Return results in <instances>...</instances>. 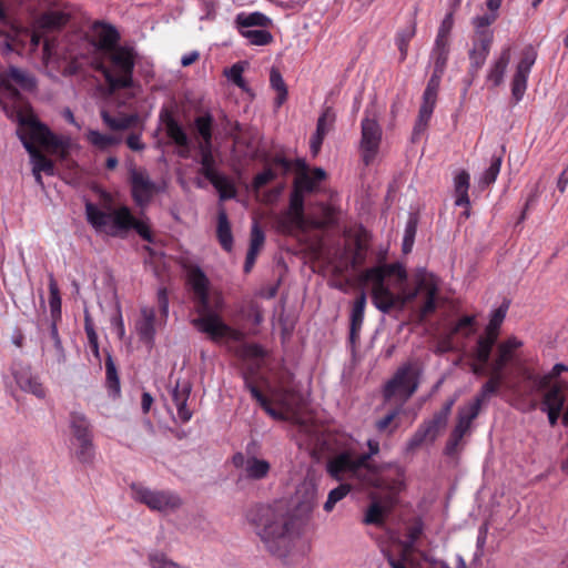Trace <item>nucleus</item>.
I'll use <instances>...</instances> for the list:
<instances>
[{
	"instance_id": "a18cd8bd",
	"label": "nucleus",
	"mask_w": 568,
	"mask_h": 568,
	"mask_svg": "<svg viewBox=\"0 0 568 568\" xmlns=\"http://www.w3.org/2000/svg\"><path fill=\"white\" fill-rule=\"evenodd\" d=\"M481 407L478 403L469 402L457 410V423L470 430L471 423L478 417Z\"/></svg>"
},
{
	"instance_id": "49530a36",
	"label": "nucleus",
	"mask_w": 568,
	"mask_h": 568,
	"mask_svg": "<svg viewBox=\"0 0 568 568\" xmlns=\"http://www.w3.org/2000/svg\"><path fill=\"white\" fill-rule=\"evenodd\" d=\"M73 454L75 458L82 464H91L94 459V445L93 439H87L83 442H72Z\"/></svg>"
},
{
	"instance_id": "6e6552de",
	"label": "nucleus",
	"mask_w": 568,
	"mask_h": 568,
	"mask_svg": "<svg viewBox=\"0 0 568 568\" xmlns=\"http://www.w3.org/2000/svg\"><path fill=\"white\" fill-rule=\"evenodd\" d=\"M105 54L110 65L100 62L95 69L104 77L111 91L131 88L136 57L134 49L121 45Z\"/></svg>"
},
{
	"instance_id": "b1692460",
	"label": "nucleus",
	"mask_w": 568,
	"mask_h": 568,
	"mask_svg": "<svg viewBox=\"0 0 568 568\" xmlns=\"http://www.w3.org/2000/svg\"><path fill=\"white\" fill-rule=\"evenodd\" d=\"M191 394V384L189 382H176L172 390V400L176 406L178 416L182 423H187L192 417V412L187 408V400Z\"/></svg>"
},
{
	"instance_id": "72a5a7b5",
	"label": "nucleus",
	"mask_w": 568,
	"mask_h": 568,
	"mask_svg": "<svg viewBox=\"0 0 568 568\" xmlns=\"http://www.w3.org/2000/svg\"><path fill=\"white\" fill-rule=\"evenodd\" d=\"M216 236L222 248L231 252L233 248V234L225 209L221 207L217 213Z\"/></svg>"
},
{
	"instance_id": "79ce46f5",
	"label": "nucleus",
	"mask_w": 568,
	"mask_h": 568,
	"mask_svg": "<svg viewBox=\"0 0 568 568\" xmlns=\"http://www.w3.org/2000/svg\"><path fill=\"white\" fill-rule=\"evenodd\" d=\"M49 306L51 320L54 322L61 321V296L58 287V283L53 276V274L49 275Z\"/></svg>"
},
{
	"instance_id": "3c124183",
	"label": "nucleus",
	"mask_w": 568,
	"mask_h": 568,
	"mask_svg": "<svg viewBox=\"0 0 568 568\" xmlns=\"http://www.w3.org/2000/svg\"><path fill=\"white\" fill-rule=\"evenodd\" d=\"M524 377L526 381L531 383V389H530L529 394H534V393H538V392L547 389L550 385V382L552 381L551 376H549L548 374L539 375L529 369H527L524 373Z\"/></svg>"
},
{
	"instance_id": "c03bdc74",
	"label": "nucleus",
	"mask_w": 568,
	"mask_h": 568,
	"mask_svg": "<svg viewBox=\"0 0 568 568\" xmlns=\"http://www.w3.org/2000/svg\"><path fill=\"white\" fill-rule=\"evenodd\" d=\"M566 398L560 386L555 385L550 387L542 399L541 409H557L562 410Z\"/></svg>"
},
{
	"instance_id": "052dcab7",
	"label": "nucleus",
	"mask_w": 568,
	"mask_h": 568,
	"mask_svg": "<svg viewBox=\"0 0 568 568\" xmlns=\"http://www.w3.org/2000/svg\"><path fill=\"white\" fill-rule=\"evenodd\" d=\"M244 65L241 62L234 63L231 68L224 71V74L230 81H232L237 88L245 90L246 82L243 78Z\"/></svg>"
},
{
	"instance_id": "393cba45",
	"label": "nucleus",
	"mask_w": 568,
	"mask_h": 568,
	"mask_svg": "<svg viewBox=\"0 0 568 568\" xmlns=\"http://www.w3.org/2000/svg\"><path fill=\"white\" fill-rule=\"evenodd\" d=\"M69 426L72 435V442L78 443L87 439H93L91 423L83 413L71 412Z\"/></svg>"
},
{
	"instance_id": "473e14b6",
	"label": "nucleus",
	"mask_w": 568,
	"mask_h": 568,
	"mask_svg": "<svg viewBox=\"0 0 568 568\" xmlns=\"http://www.w3.org/2000/svg\"><path fill=\"white\" fill-rule=\"evenodd\" d=\"M235 24L241 33L242 31H248L251 27L267 28L272 24V20L258 11L251 13L240 12L235 17Z\"/></svg>"
},
{
	"instance_id": "a211bd4d",
	"label": "nucleus",
	"mask_w": 568,
	"mask_h": 568,
	"mask_svg": "<svg viewBox=\"0 0 568 568\" xmlns=\"http://www.w3.org/2000/svg\"><path fill=\"white\" fill-rule=\"evenodd\" d=\"M11 372L16 383L23 392L31 393L38 398L45 396L44 387L39 382V378L33 376L29 365L14 364Z\"/></svg>"
},
{
	"instance_id": "f704fd0d",
	"label": "nucleus",
	"mask_w": 568,
	"mask_h": 568,
	"mask_svg": "<svg viewBox=\"0 0 568 568\" xmlns=\"http://www.w3.org/2000/svg\"><path fill=\"white\" fill-rule=\"evenodd\" d=\"M417 292H425V301L420 306L422 316H427L436 311V296H437V285L426 278H420L417 283Z\"/></svg>"
},
{
	"instance_id": "4468645a",
	"label": "nucleus",
	"mask_w": 568,
	"mask_h": 568,
	"mask_svg": "<svg viewBox=\"0 0 568 568\" xmlns=\"http://www.w3.org/2000/svg\"><path fill=\"white\" fill-rule=\"evenodd\" d=\"M280 227L285 233H291L294 229L304 230L306 219L304 213V194L293 187L290 195L288 210L278 221Z\"/></svg>"
},
{
	"instance_id": "6ab92c4d",
	"label": "nucleus",
	"mask_w": 568,
	"mask_h": 568,
	"mask_svg": "<svg viewBox=\"0 0 568 568\" xmlns=\"http://www.w3.org/2000/svg\"><path fill=\"white\" fill-rule=\"evenodd\" d=\"M302 171L296 175L293 187L304 193H313L318 184L326 179V172L322 168H314L308 172L304 162L301 163Z\"/></svg>"
},
{
	"instance_id": "13d9d810",
	"label": "nucleus",
	"mask_w": 568,
	"mask_h": 568,
	"mask_svg": "<svg viewBox=\"0 0 568 568\" xmlns=\"http://www.w3.org/2000/svg\"><path fill=\"white\" fill-rule=\"evenodd\" d=\"M501 162H503L501 155H493L490 165L488 166V169L484 172V174L481 176L480 182L483 184L489 185L496 181V179L500 172Z\"/></svg>"
},
{
	"instance_id": "e433bc0d",
	"label": "nucleus",
	"mask_w": 568,
	"mask_h": 568,
	"mask_svg": "<svg viewBox=\"0 0 568 568\" xmlns=\"http://www.w3.org/2000/svg\"><path fill=\"white\" fill-rule=\"evenodd\" d=\"M214 119L211 113L197 115L194 119V130L200 138L199 145H210L213 139Z\"/></svg>"
},
{
	"instance_id": "37998d69",
	"label": "nucleus",
	"mask_w": 568,
	"mask_h": 568,
	"mask_svg": "<svg viewBox=\"0 0 568 568\" xmlns=\"http://www.w3.org/2000/svg\"><path fill=\"white\" fill-rule=\"evenodd\" d=\"M270 84L276 91L275 106L280 108L287 99V87L278 69L272 68L270 72Z\"/></svg>"
},
{
	"instance_id": "864d4df0",
	"label": "nucleus",
	"mask_w": 568,
	"mask_h": 568,
	"mask_svg": "<svg viewBox=\"0 0 568 568\" xmlns=\"http://www.w3.org/2000/svg\"><path fill=\"white\" fill-rule=\"evenodd\" d=\"M165 132L168 138L171 139L178 146L189 148L190 139L179 122L165 128Z\"/></svg>"
},
{
	"instance_id": "1a4fd4ad",
	"label": "nucleus",
	"mask_w": 568,
	"mask_h": 568,
	"mask_svg": "<svg viewBox=\"0 0 568 568\" xmlns=\"http://www.w3.org/2000/svg\"><path fill=\"white\" fill-rule=\"evenodd\" d=\"M420 374L422 369L417 362H407L399 366L385 385V398L389 399L395 396H399L404 400L410 398L418 388Z\"/></svg>"
},
{
	"instance_id": "f03ea898",
	"label": "nucleus",
	"mask_w": 568,
	"mask_h": 568,
	"mask_svg": "<svg viewBox=\"0 0 568 568\" xmlns=\"http://www.w3.org/2000/svg\"><path fill=\"white\" fill-rule=\"evenodd\" d=\"M186 282L192 291L194 308L199 315L191 321V324L215 343L225 337L235 342L242 341L243 333L227 325L220 316L222 298L220 294H214L212 298L210 281L200 266L191 265L186 268Z\"/></svg>"
},
{
	"instance_id": "dca6fc26",
	"label": "nucleus",
	"mask_w": 568,
	"mask_h": 568,
	"mask_svg": "<svg viewBox=\"0 0 568 568\" xmlns=\"http://www.w3.org/2000/svg\"><path fill=\"white\" fill-rule=\"evenodd\" d=\"M156 325H159V318H156L155 308L142 306L134 327L140 341L149 347L154 345Z\"/></svg>"
},
{
	"instance_id": "2f4dec72",
	"label": "nucleus",
	"mask_w": 568,
	"mask_h": 568,
	"mask_svg": "<svg viewBox=\"0 0 568 568\" xmlns=\"http://www.w3.org/2000/svg\"><path fill=\"white\" fill-rule=\"evenodd\" d=\"M366 306V295L362 292L354 301L352 313H351V327H349V339L355 342L364 322V313Z\"/></svg>"
},
{
	"instance_id": "20e7f679",
	"label": "nucleus",
	"mask_w": 568,
	"mask_h": 568,
	"mask_svg": "<svg viewBox=\"0 0 568 568\" xmlns=\"http://www.w3.org/2000/svg\"><path fill=\"white\" fill-rule=\"evenodd\" d=\"M19 125L20 128L17 134L31 158L33 164L32 171L53 175L55 170L54 162L47 158L39 150L37 144L49 150L58 151L64 148L63 141L37 118H19Z\"/></svg>"
},
{
	"instance_id": "e2e57ef3",
	"label": "nucleus",
	"mask_w": 568,
	"mask_h": 568,
	"mask_svg": "<svg viewBox=\"0 0 568 568\" xmlns=\"http://www.w3.org/2000/svg\"><path fill=\"white\" fill-rule=\"evenodd\" d=\"M102 120L112 130H126L131 125L130 118H113L108 112L102 113Z\"/></svg>"
},
{
	"instance_id": "4d7b16f0",
	"label": "nucleus",
	"mask_w": 568,
	"mask_h": 568,
	"mask_svg": "<svg viewBox=\"0 0 568 568\" xmlns=\"http://www.w3.org/2000/svg\"><path fill=\"white\" fill-rule=\"evenodd\" d=\"M475 321L476 318L474 315H465L460 317L454 325L452 333L462 334L464 337L471 336L476 332Z\"/></svg>"
},
{
	"instance_id": "f3484780",
	"label": "nucleus",
	"mask_w": 568,
	"mask_h": 568,
	"mask_svg": "<svg viewBox=\"0 0 568 568\" xmlns=\"http://www.w3.org/2000/svg\"><path fill=\"white\" fill-rule=\"evenodd\" d=\"M244 385L245 388L251 393L252 397L258 403V405L265 410L267 415L276 420H287L290 409L282 403L283 409H275L272 406L271 400L262 393L258 386L254 383L252 376L248 373H244Z\"/></svg>"
},
{
	"instance_id": "7c9ffc66",
	"label": "nucleus",
	"mask_w": 568,
	"mask_h": 568,
	"mask_svg": "<svg viewBox=\"0 0 568 568\" xmlns=\"http://www.w3.org/2000/svg\"><path fill=\"white\" fill-rule=\"evenodd\" d=\"M371 498L372 503L365 511L363 524L383 527L390 510V506L383 505L374 495H372Z\"/></svg>"
},
{
	"instance_id": "f8f14e48",
	"label": "nucleus",
	"mask_w": 568,
	"mask_h": 568,
	"mask_svg": "<svg viewBox=\"0 0 568 568\" xmlns=\"http://www.w3.org/2000/svg\"><path fill=\"white\" fill-rule=\"evenodd\" d=\"M128 172L132 200L139 207H145L152 201L156 185L143 168H138L132 163Z\"/></svg>"
},
{
	"instance_id": "cd10ccee",
	"label": "nucleus",
	"mask_w": 568,
	"mask_h": 568,
	"mask_svg": "<svg viewBox=\"0 0 568 568\" xmlns=\"http://www.w3.org/2000/svg\"><path fill=\"white\" fill-rule=\"evenodd\" d=\"M489 368L490 376L488 381L481 386L480 392L471 400L474 403H478L480 407L490 396L496 395L499 392V388L504 382L503 371L497 369L493 366H489Z\"/></svg>"
},
{
	"instance_id": "bb28decb",
	"label": "nucleus",
	"mask_w": 568,
	"mask_h": 568,
	"mask_svg": "<svg viewBox=\"0 0 568 568\" xmlns=\"http://www.w3.org/2000/svg\"><path fill=\"white\" fill-rule=\"evenodd\" d=\"M469 173L465 170L460 171L454 179V187H455V205L466 207L465 212H463V216L468 219L470 215L469 206L470 200L468 195L469 190Z\"/></svg>"
},
{
	"instance_id": "5701e85b",
	"label": "nucleus",
	"mask_w": 568,
	"mask_h": 568,
	"mask_svg": "<svg viewBox=\"0 0 568 568\" xmlns=\"http://www.w3.org/2000/svg\"><path fill=\"white\" fill-rule=\"evenodd\" d=\"M94 31L98 39L97 48L104 54L120 47V33L115 27L104 22H97Z\"/></svg>"
},
{
	"instance_id": "ea45409f",
	"label": "nucleus",
	"mask_w": 568,
	"mask_h": 568,
	"mask_svg": "<svg viewBox=\"0 0 568 568\" xmlns=\"http://www.w3.org/2000/svg\"><path fill=\"white\" fill-rule=\"evenodd\" d=\"M105 386L111 396L116 397L120 395V378L111 355H108L105 358Z\"/></svg>"
},
{
	"instance_id": "c9c22d12",
	"label": "nucleus",
	"mask_w": 568,
	"mask_h": 568,
	"mask_svg": "<svg viewBox=\"0 0 568 568\" xmlns=\"http://www.w3.org/2000/svg\"><path fill=\"white\" fill-rule=\"evenodd\" d=\"M270 471L271 464L266 459L248 456L246 469L243 475L248 480H263L267 478Z\"/></svg>"
},
{
	"instance_id": "a878e982",
	"label": "nucleus",
	"mask_w": 568,
	"mask_h": 568,
	"mask_svg": "<svg viewBox=\"0 0 568 568\" xmlns=\"http://www.w3.org/2000/svg\"><path fill=\"white\" fill-rule=\"evenodd\" d=\"M510 58L511 49L510 47H506L500 51L499 57L491 63L486 77V81L490 83L491 87L496 88L503 83Z\"/></svg>"
},
{
	"instance_id": "c85d7f7f",
	"label": "nucleus",
	"mask_w": 568,
	"mask_h": 568,
	"mask_svg": "<svg viewBox=\"0 0 568 568\" xmlns=\"http://www.w3.org/2000/svg\"><path fill=\"white\" fill-rule=\"evenodd\" d=\"M69 14L63 11L51 10L43 12L36 21V27L41 31H57L69 22Z\"/></svg>"
},
{
	"instance_id": "0e129e2a",
	"label": "nucleus",
	"mask_w": 568,
	"mask_h": 568,
	"mask_svg": "<svg viewBox=\"0 0 568 568\" xmlns=\"http://www.w3.org/2000/svg\"><path fill=\"white\" fill-rule=\"evenodd\" d=\"M240 354L244 358H264L266 355L264 348L256 343L243 345L241 347Z\"/></svg>"
},
{
	"instance_id": "8fccbe9b",
	"label": "nucleus",
	"mask_w": 568,
	"mask_h": 568,
	"mask_svg": "<svg viewBox=\"0 0 568 568\" xmlns=\"http://www.w3.org/2000/svg\"><path fill=\"white\" fill-rule=\"evenodd\" d=\"M352 490V486L347 483H342L328 493L327 500L324 504V510L331 513L335 505L344 499Z\"/></svg>"
},
{
	"instance_id": "39448f33",
	"label": "nucleus",
	"mask_w": 568,
	"mask_h": 568,
	"mask_svg": "<svg viewBox=\"0 0 568 568\" xmlns=\"http://www.w3.org/2000/svg\"><path fill=\"white\" fill-rule=\"evenodd\" d=\"M87 221L97 232L110 236H123L130 230H134L144 241L153 242L150 226L141 220L135 219L128 206H121L112 212L102 211L92 202L85 203Z\"/></svg>"
},
{
	"instance_id": "5fc2aeb1",
	"label": "nucleus",
	"mask_w": 568,
	"mask_h": 568,
	"mask_svg": "<svg viewBox=\"0 0 568 568\" xmlns=\"http://www.w3.org/2000/svg\"><path fill=\"white\" fill-rule=\"evenodd\" d=\"M468 433H469L468 428H466L465 426H462L460 424H458L456 422V425H455L454 429L452 430L449 438L447 440V444H446V454L453 455L457 450L464 436Z\"/></svg>"
},
{
	"instance_id": "c756f323",
	"label": "nucleus",
	"mask_w": 568,
	"mask_h": 568,
	"mask_svg": "<svg viewBox=\"0 0 568 568\" xmlns=\"http://www.w3.org/2000/svg\"><path fill=\"white\" fill-rule=\"evenodd\" d=\"M498 338L489 334L483 333L478 336L475 346L471 349L470 357L474 361L489 363L493 348L496 346Z\"/></svg>"
},
{
	"instance_id": "de8ad7c7",
	"label": "nucleus",
	"mask_w": 568,
	"mask_h": 568,
	"mask_svg": "<svg viewBox=\"0 0 568 568\" xmlns=\"http://www.w3.org/2000/svg\"><path fill=\"white\" fill-rule=\"evenodd\" d=\"M416 32L415 22H410L408 26L399 30L396 34V45L400 52V60L404 61L407 57L408 45L410 40L414 38Z\"/></svg>"
},
{
	"instance_id": "09e8293b",
	"label": "nucleus",
	"mask_w": 568,
	"mask_h": 568,
	"mask_svg": "<svg viewBox=\"0 0 568 568\" xmlns=\"http://www.w3.org/2000/svg\"><path fill=\"white\" fill-rule=\"evenodd\" d=\"M508 305H501L491 313L489 323L485 327L484 333L495 337H499L501 324L506 317Z\"/></svg>"
},
{
	"instance_id": "7ed1b4c3",
	"label": "nucleus",
	"mask_w": 568,
	"mask_h": 568,
	"mask_svg": "<svg viewBox=\"0 0 568 568\" xmlns=\"http://www.w3.org/2000/svg\"><path fill=\"white\" fill-rule=\"evenodd\" d=\"M332 443L331 436L321 443V450L332 454L326 462V473L332 478L338 481L355 479L363 486L387 490L389 496H395L398 493L399 483L386 480L382 475L381 467L369 464V455L355 456L349 449L336 453Z\"/></svg>"
},
{
	"instance_id": "58836bf2",
	"label": "nucleus",
	"mask_w": 568,
	"mask_h": 568,
	"mask_svg": "<svg viewBox=\"0 0 568 568\" xmlns=\"http://www.w3.org/2000/svg\"><path fill=\"white\" fill-rule=\"evenodd\" d=\"M85 139L94 149L99 151H108L110 148L119 144L121 141L114 135L104 134L97 130H89L85 134Z\"/></svg>"
},
{
	"instance_id": "aec40b11",
	"label": "nucleus",
	"mask_w": 568,
	"mask_h": 568,
	"mask_svg": "<svg viewBox=\"0 0 568 568\" xmlns=\"http://www.w3.org/2000/svg\"><path fill=\"white\" fill-rule=\"evenodd\" d=\"M446 422L442 420V417L436 413L433 418L424 423L414 434L408 443L410 449L419 447L426 440L433 442L438 432L446 426Z\"/></svg>"
},
{
	"instance_id": "412c9836",
	"label": "nucleus",
	"mask_w": 568,
	"mask_h": 568,
	"mask_svg": "<svg viewBox=\"0 0 568 568\" xmlns=\"http://www.w3.org/2000/svg\"><path fill=\"white\" fill-rule=\"evenodd\" d=\"M336 115L332 106L324 108L323 112L321 113L317 124H316V131L314 135L311 139L310 146L313 155H316L321 146L323 144V141L328 133V131L332 129L334 122H335Z\"/></svg>"
},
{
	"instance_id": "338daca9",
	"label": "nucleus",
	"mask_w": 568,
	"mask_h": 568,
	"mask_svg": "<svg viewBox=\"0 0 568 568\" xmlns=\"http://www.w3.org/2000/svg\"><path fill=\"white\" fill-rule=\"evenodd\" d=\"M42 352L43 353L48 352V353L52 354L53 358L58 363H63L65 361V353H64V348L62 346L61 338H57V341L52 343L51 347L43 344Z\"/></svg>"
},
{
	"instance_id": "603ef678",
	"label": "nucleus",
	"mask_w": 568,
	"mask_h": 568,
	"mask_svg": "<svg viewBox=\"0 0 568 568\" xmlns=\"http://www.w3.org/2000/svg\"><path fill=\"white\" fill-rule=\"evenodd\" d=\"M241 34L253 45H267L274 40L272 33L267 30H248L242 31Z\"/></svg>"
},
{
	"instance_id": "f257e3e1",
	"label": "nucleus",
	"mask_w": 568,
	"mask_h": 568,
	"mask_svg": "<svg viewBox=\"0 0 568 568\" xmlns=\"http://www.w3.org/2000/svg\"><path fill=\"white\" fill-rule=\"evenodd\" d=\"M246 519L270 554L284 558L291 552L297 537L296 521L283 501L254 505Z\"/></svg>"
},
{
	"instance_id": "680f3d73",
	"label": "nucleus",
	"mask_w": 568,
	"mask_h": 568,
	"mask_svg": "<svg viewBox=\"0 0 568 568\" xmlns=\"http://www.w3.org/2000/svg\"><path fill=\"white\" fill-rule=\"evenodd\" d=\"M276 178V172L271 168H267L254 176L252 186L255 191H260L262 187L274 181Z\"/></svg>"
},
{
	"instance_id": "774afa93",
	"label": "nucleus",
	"mask_w": 568,
	"mask_h": 568,
	"mask_svg": "<svg viewBox=\"0 0 568 568\" xmlns=\"http://www.w3.org/2000/svg\"><path fill=\"white\" fill-rule=\"evenodd\" d=\"M430 118L427 115L418 113L413 132H412V141L415 143L419 140L420 135L426 131Z\"/></svg>"
},
{
	"instance_id": "69168bd1",
	"label": "nucleus",
	"mask_w": 568,
	"mask_h": 568,
	"mask_svg": "<svg viewBox=\"0 0 568 568\" xmlns=\"http://www.w3.org/2000/svg\"><path fill=\"white\" fill-rule=\"evenodd\" d=\"M265 235L264 232L260 229V226L254 223L251 231V240L250 247L253 251L260 252L264 245Z\"/></svg>"
},
{
	"instance_id": "9b49d317",
	"label": "nucleus",
	"mask_w": 568,
	"mask_h": 568,
	"mask_svg": "<svg viewBox=\"0 0 568 568\" xmlns=\"http://www.w3.org/2000/svg\"><path fill=\"white\" fill-rule=\"evenodd\" d=\"M382 128L375 115H371L369 111H365V116L361 123V153L365 165H369L377 152L382 142Z\"/></svg>"
},
{
	"instance_id": "4c0bfd02",
	"label": "nucleus",
	"mask_w": 568,
	"mask_h": 568,
	"mask_svg": "<svg viewBox=\"0 0 568 568\" xmlns=\"http://www.w3.org/2000/svg\"><path fill=\"white\" fill-rule=\"evenodd\" d=\"M200 153V174H202L206 180H213L216 175L220 174L215 168V159L212 153V144L210 145H197Z\"/></svg>"
},
{
	"instance_id": "ddd939ff",
	"label": "nucleus",
	"mask_w": 568,
	"mask_h": 568,
	"mask_svg": "<svg viewBox=\"0 0 568 568\" xmlns=\"http://www.w3.org/2000/svg\"><path fill=\"white\" fill-rule=\"evenodd\" d=\"M536 60V49L531 44L526 45L520 52L519 61L516 64L511 79V98L515 104L520 102L525 95L528 78Z\"/></svg>"
},
{
	"instance_id": "4be33fe9",
	"label": "nucleus",
	"mask_w": 568,
	"mask_h": 568,
	"mask_svg": "<svg viewBox=\"0 0 568 568\" xmlns=\"http://www.w3.org/2000/svg\"><path fill=\"white\" fill-rule=\"evenodd\" d=\"M523 346V342L516 336H510L497 344V353L490 366L504 372L505 367L515 359L516 351Z\"/></svg>"
},
{
	"instance_id": "423d86ee",
	"label": "nucleus",
	"mask_w": 568,
	"mask_h": 568,
	"mask_svg": "<svg viewBox=\"0 0 568 568\" xmlns=\"http://www.w3.org/2000/svg\"><path fill=\"white\" fill-rule=\"evenodd\" d=\"M16 85L23 91L33 92L37 89V79L30 72L17 67H10L0 75V105L9 119L19 123V118H36V115L26 113L27 103Z\"/></svg>"
},
{
	"instance_id": "2eb2a0df",
	"label": "nucleus",
	"mask_w": 568,
	"mask_h": 568,
	"mask_svg": "<svg viewBox=\"0 0 568 568\" xmlns=\"http://www.w3.org/2000/svg\"><path fill=\"white\" fill-rule=\"evenodd\" d=\"M494 41V32H480L473 38V47L468 52L469 74L476 77L485 64Z\"/></svg>"
},
{
	"instance_id": "9d476101",
	"label": "nucleus",
	"mask_w": 568,
	"mask_h": 568,
	"mask_svg": "<svg viewBox=\"0 0 568 568\" xmlns=\"http://www.w3.org/2000/svg\"><path fill=\"white\" fill-rule=\"evenodd\" d=\"M131 489L133 498L152 510L161 513L173 511L182 504L180 497L169 490H152L138 484H133Z\"/></svg>"
},
{
	"instance_id": "a19ab883",
	"label": "nucleus",
	"mask_w": 568,
	"mask_h": 568,
	"mask_svg": "<svg viewBox=\"0 0 568 568\" xmlns=\"http://www.w3.org/2000/svg\"><path fill=\"white\" fill-rule=\"evenodd\" d=\"M210 183L216 189L222 201L234 199L237 194L234 183L222 173L210 180Z\"/></svg>"
},
{
	"instance_id": "6e6d98bb",
	"label": "nucleus",
	"mask_w": 568,
	"mask_h": 568,
	"mask_svg": "<svg viewBox=\"0 0 568 568\" xmlns=\"http://www.w3.org/2000/svg\"><path fill=\"white\" fill-rule=\"evenodd\" d=\"M498 18V12H488L483 16L475 17L473 19V26L475 33L473 38H478L480 32H493L488 27L493 24Z\"/></svg>"
},
{
	"instance_id": "0eeeda50",
	"label": "nucleus",
	"mask_w": 568,
	"mask_h": 568,
	"mask_svg": "<svg viewBox=\"0 0 568 568\" xmlns=\"http://www.w3.org/2000/svg\"><path fill=\"white\" fill-rule=\"evenodd\" d=\"M395 276L399 283L407 280V272L399 262L392 264H378L366 268L361 280L365 283H372V300L377 310L383 313H389L392 310L402 307L404 300L395 294L385 283L386 277Z\"/></svg>"
},
{
	"instance_id": "bf43d9fd",
	"label": "nucleus",
	"mask_w": 568,
	"mask_h": 568,
	"mask_svg": "<svg viewBox=\"0 0 568 568\" xmlns=\"http://www.w3.org/2000/svg\"><path fill=\"white\" fill-rule=\"evenodd\" d=\"M159 308V326L164 325L169 316V294L165 287H161L156 294Z\"/></svg>"
}]
</instances>
